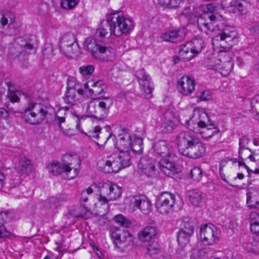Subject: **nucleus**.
Wrapping results in <instances>:
<instances>
[{
    "label": "nucleus",
    "instance_id": "1",
    "mask_svg": "<svg viewBox=\"0 0 259 259\" xmlns=\"http://www.w3.org/2000/svg\"><path fill=\"white\" fill-rule=\"evenodd\" d=\"M177 141L180 152L185 156L197 159L205 153V146L193 134L182 132L178 136Z\"/></svg>",
    "mask_w": 259,
    "mask_h": 259
},
{
    "label": "nucleus",
    "instance_id": "2",
    "mask_svg": "<svg viewBox=\"0 0 259 259\" xmlns=\"http://www.w3.org/2000/svg\"><path fill=\"white\" fill-rule=\"evenodd\" d=\"M85 194H90L95 192L99 196L98 201L102 205L108 204L109 201H114L120 197L122 194L121 188L111 182L103 184L92 185L87 189Z\"/></svg>",
    "mask_w": 259,
    "mask_h": 259
},
{
    "label": "nucleus",
    "instance_id": "3",
    "mask_svg": "<svg viewBox=\"0 0 259 259\" xmlns=\"http://www.w3.org/2000/svg\"><path fill=\"white\" fill-rule=\"evenodd\" d=\"M76 122V127L79 131L84 133L90 138L92 139L98 146H104L108 139L111 137L110 128L106 127L105 130L101 131V128L99 126H96L91 130H89L87 132H84L81 126L85 127L88 123H90L87 117H79L77 115H74Z\"/></svg>",
    "mask_w": 259,
    "mask_h": 259
},
{
    "label": "nucleus",
    "instance_id": "4",
    "mask_svg": "<svg viewBox=\"0 0 259 259\" xmlns=\"http://www.w3.org/2000/svg\"><path fill=\"white\" fill-rule=\"evenodd\" d=\"M104 166L103 170L105 173H116L121 169L131 164L130 151H119L103 160Z\"/></svg>",
    "mask_w": 259,
    "mask_h": 259
},
{
    "label": "nucleus",
    "instance_id": "5",
    "mask_svg": "<svg viewBox=\"0 0 259 259\" xmlns=\"http://www.w3.org/2000/svg\"><path fill=\"white\" fill-rule=\"evenodd\" d=\"M113 103V99L110 97L93 98L88 103L86 112L91 116L104 119L109 114Z\"/></svg>",
    "mask_w": 259,
    "mask_h": 259
},
{
    "label": "nucleus",
    "instance_id": "6",
    "mask_svg": "<svg viewBox=\"0 0 259 259\" xmlns=\"http://www.w3.org/2000/svg\"><path fill=\"white\" fill-rule=\"evenodd\" d=\"M83 46L91 53L92 57L97 60L109 61L114 57V50L112 48L97 43L92 37L87 38Z\"/></svg>",
    "mask_w": 259,
    "mask_h": 259
},
{
    "label": "nucleus",
    "instance_id": "7",
    "mask_svg": "<svg viewBox=\"0 0 259 259\" xmlns=\"http://www.w3.org/2000/svg\"><path fill=\"white\" fill-rule=\"evenodd\" d=\"M109 20L111 23L113 34L117 37L129 33L135 27L133 20L126 17L120 12L110 15Z\"/></svg>",
    "mask_w": 259,
    "mask_h": 259
},
{
    "label": "nucleus",
    "instance_id": "8",
    "mask_svg": "<svg viewBox=\"0 0 259 259\" xmlns=\"http://www.w3.org/2000/svg\"><path fill=\"white\" fill-rule=\"evenodd\" d=\"M48 114L47 108L42 104L29 102L24 110V117L26 123L38 125L42 122Z\"/></svg>",
    "mask_w": 259,
    "mask_h": 259
},
{
    "label": "nucleus",
    "instance_id": "9",
    "mask_svg": "<svg viewBox=\"0 0 259 259\" xmlns=\"http://www.w3.org/2000/svg\"><path fill=\"white\" fill-rule=\"evenodd\" d=\"M204 47V41L201 38H195L181 46L179 55L182 60L190 61L199 54Z\"/></svg>",
    "mask_w": 259,
    "mask_h": 259
},
{
    "label": "nucleus",
    "instance_id": "10",
    "mask_svg": "<svg viewBox=\"0 0 259 259\" xmlns=\"http://www.w3.org/2000/svg\"><path fill=\"white\" fill-rule=\"evenodd\" d=\"M33 49V46L22 37L16 38L8 47V56L11 59L19 58L21 56H27L29 51Z\"/></svg>",
    "mask_w": 259,
    "mask_h": 259
},
{
    "label": "nucleus",
    "instance_id": "11",
    "mask_svg": "<svg viewBox=\"0 0 259 259\" xmlns=\"http://www.w3.org/2000/svg\"><path fill=\"white\" fill-rule=\"evenodd\" d=\"M80 159L75 153H66L62 157V163L66 169V175L69 179L76 177L80 165Z\"/></svg>",
    "mask_w": 259,
    "mask_h": 259
},
{
    "label": "nucleus",
    "instance_id": "12",
    "mask_svg": "<svg viewBox=\"0 0 259 259\" xmlns=\"http://www.w3.org/2000/svg\"><path fill=\"white\" fill-rule=\"evenodd\" d=\"M210 122L208 114L205 109L198 107L194 109L192 116L186 122V123L189 130L193 132H198L199 127L207 125Z\"/></svg>",
    "mask_w": 259,
    "mask_h": 259
},
{
    "label": "nucleus",
    "instance_id": "13",
    "mask_svg": "<svg viewBox=\"0 0 259 259\" xmlns=\"http://www.w3.org/2000/svg\"><path fill=\"white\" fill-rule=\"evenodd\" d=\"M237 33L232 28L227 27L219 33L214 40L220 41V45L222 48L219 52H227L236 42Z\"/></svg>",
    "mask_w": 259,
    "mask_h": 259
},
{
    "label": "nucleus",
    "instance_id": "14",
    "mask_svg": "<svg viewBox=\"0 0 259 259\" xmlns=\"http://www.w3.org/2000/svg\"><path fill=\"white\" fill-rule=\"evenodd\" d=\"M175 204V195L170 192H163L157 199L156 207L160 213L166 214L173 211Z\"/></svg>",
    "mask_w": 259,
    "mask_h": 259
},
{
    "label": "nucleus",
    "instance_id": "15",
    "mask_svg": "<svg viewBox=\"0 0 259 259\" xmlns=\"http://www.w3.org/2000/svg\"><path fill=\"white\" fill-rule=\"evenodd\" d=\"M194 232L193 220L189 218L183 219L178 233L177 241L181 246H184L189 242L190 238Z\"/></svg>",
    "mask_w": 259,
    "mask_h": 259
},
{
    "label": "nucleus",
    "instance_id": "16",
    "mask_svg": "<svg viewBox=\"0 0 259 259\" xmlns=\"http://www.w3.org/2000/svg\"><path fill=\"white\" fill-rule=\"evenodd\" d=\"M220 232L212 224H204L201 226L200 237L201 241L206 245H213L219 240Z\"/></svg>",
    "mask_w": 259,
    "mask_h": 259
},
{
    "label": "nucleus",
    "instance_id": "17",
    "mask_svg": "<svg viewBox=\"0 0 259 259\" xmlns=\"http://www.w3.org/2000/svg\"><path fill=\"white\" fill-rule=\"evenodd\" d=\"M111 237L115 246L122 250L133 243V236L125 230L116 229L111 232Z\"/></svg>",
    "mask_w": 259,
    "mask_h": 259
},
{
    "label": "nucleus",
    "instance_id": "18",
    "mask_svg": "<svg viewBox=\"0 0 259 259\" xmlns=\"http://www.w3.org/2000/svg\"><path fill=\"white\" fill-rule=\"evenodd\" d=\"M136 76L142 91L144 93L146 98L152 97V93L154 90L153 83L151 78L144 69H140L136 72Z\"/></svg>",
    "mask_w": 259,
    "mask_h": 259
},
{
    "label": "nucleus",
    "instance_id": "19",
    "mask_svg": "<svg viewBox=\"0 0 259 259\" xmlns=\"http://www.w3.org/2000/svg\"><path fill=\"white\" fill-rule=\"evenodd\" d=\"M215 20L214 15L199 17L197 19L199 29L207 34L219 31L220 29Z\"/></svg>",
    "mask_w": 259,
    "mask_h": 259
},
{
    "label": "nucleus",
    "instance_id": "20",
    "mask_svg": "<svg viewBox=\"0 0 259 259\" xmlns=\"http://www.w3.org/2000/svg\"><path fill=\"white\" fill-rule=\"evenodd\" d=\"M177 157L175 154V157H167L162 158L159 162L160 170L166 176L171 177L179 171L176 165Z\"/></svg>",
    "mask_w": 259,
    "mask_h": 259
},
{
    "label": "nucleus",
    "instance_id": "21",
    "mask_svg": "<svg viewBox=\"0 0 259 259\" xmlns=\"http://www.w3.org/2000/svg\"><path fill=\"white\" fill-rule=\"evenodd\" d=\"M132 134L128 133L127 128H122L118 136L115 144L118 151H131Z\"/></svg>",
    "mask_w": 259,
    "mask_h": 259
},
{
    "label": "nucleus",
    "instance_id": "22",
    "mask_svg": "<svg viewBox=\"0 0 259 259\" xmlns=\"http://www.w3.org/2000/svg\"><path fill=\"white\" fill-rule=\"evenodd\" d=\"M195 81L189 76H182L177 82L179 92L184 96L190 95L195 91Z\"/></svg>",
    "mask_w": 259,
    "mask_h": 259
},
{
    "label": "nucleus",
    "instance_id": "23",
    "mask_svg": "<svg viewBox=\"0 0 259 259\" xmlns=\"http://www.w3.org/2000/svg\"><path fill=\"white\" fill-rule=\"evenodd\" d=\"M153 148L155 153L162 158L175 157V154L174 153L172 147L165 141H158L154 144Z\"/></svg>",
    "mask_w": 259,
    "mask_h": 259
},
{
    "label": "nucleus",
    "instance_id": "24",
    "mask_svg": "<svg viewBox=\"0 0 259 259\" xmlns=\"http://www.w3.org/2000/svg\"><path fill=\"white\" fill-rule=\"evenodd\" d=\"M83 85L85 89H88L89 86L94 88L89 89V93L90 96L94 94L98 96L96 98H101L105 97L106 87L103 81L98 80L94 82L92 80H89Z\"/></svg>",
    "mask_w": 259,
    "mask_h": 259
},
{
    "label": "nucleus",
    "instance_id": "25",
    "mask_svg": "<svg viewBox=\"0 0 259 259\" xmlns=\"http://www.w3.org/2000/svg\"><path fill=\"white\" fill-rule=\"evenodd\" d=\"M156 161L154 158L146 156L141 159L138 167L148 177H153L155 175Z\"/></svg>",
    "mask_w": 259,
    "mask_h": 259
},
{
    "label": "nucleus",
    "instance_id": "26",
    "mask_svg": "<svg viewBox=\"0 0 259 259\" xmlns=\"http://www.w3.org/2000/svg\"><path fill=\"white\" fill-rule=\"evenodd\" d=\"M131 203L135 208L139 209L143 213L147 214L150 211V201L145 196H138L133 198Z\"/></svg>",
    "mask_w": 259,
    "mask_h": 259
},
{
    "label": "nucleus",
    "instance_id": "27",
    "mask_svg": "<svg viewBox=\"0 0 259 259\" xmlns=\"http://www.w3.org/2000/svg\"><path fill=\"white\" fill-rule=\"evenodd\" d=\"M198 131L199 132L194 133L200 134L203 139H208L218 134L220 132V129L214 124L210 122L207 125L199 127Z\"/></svg>",
    "mask_w": 259,
    "mask_h": 259
},
{
    "label": "nucleus",
    "instance_id": "28",
    "mask_svg": "<svg viewBox=\"0 0 259 259\" xmlns=\"http://www.w3.org/2000/svg\"><path fill=\"white\" fill-rule=\"evenodd\" d=\"M157 234L155 227L148 226L138 233V238L142 242H148L154 239Z\"/></svg>",
    "mask_w": 259,
    "mask_h": 259
},
{
    "label": "nucleus",
    "instance_id": "29",
    "mask_svg": "<svg viewBox=\"0 0 259 259\" xmlns=\"http://www.w3.org/2000/svg\"><path fill=\"white\" fill-rule=\"evenodd\" d=\"M112 29L111 23L108 18V20H103L101 22L99 28L96 30L95 35L97 37L104 38L109 33L113 34Z\"/></svg>",
    "mask_w": 259,
    "mask_h": 259
},
{
    "label": "nucleus",
    "instance_id": "30",
    "mask_svg": "<svg viewBox=\"0 0 259 259\" xmlns=\"http://www.w3.org/2000/svg\"><path fill=\"white\" fill-rule=\"evenodd\" d=\"M163 121L165 124L172 128L180 122L179 115L172 110H168L163 114Z\"/></svg>",
    "mask_w": 259,
    "mask_h": 259
},
{
    "label": "nucleus",
    "instance_id": "31",
    "mask_svg": "<svg viewBox=\"0 0 259 259\" xmlns=\"http://www.w3.org/2000/svg\"><path fill=\"white\" fill-rule=\"evenodd\" d=\"M83 94L76 90H66L64 100L66 104L70 105H76L80 102V98Z\"/></svg>",
    "mask_w": 259,
    "mask_h": 259
},
{
    "label": "nucleus",
    "instance_id": "32",
    "mask_svg": "<svg viewBox=\"0 0 259 259\" xmlns=\"http://www.w3.org/2000/svg\"><path fill=\"white\" fill-rule=\"evenodd\" d=\"M8 18H10V25H12L14 28H18L20 27V23L18 19L16 17L14 13L11 12H7L2 14L0 22L2 26H5L8 24L7 21Z\"/></svg>",
    "mask_w": 259,
    "mask_h": 259
},
{
    "label": "nucleus",
    "instance_id": "33",
    "mask_svg": "<svg viewBox=\"0 0 259 259\" xmlns=\"http://www.w3.org/2000/svg\"><path fill=\"white\" fill-rule=\"evenodd\" d=\"M60 50L66 57L70 58H77L81 54L80 49L76 43L67 47L66 49H60Z\"/></svg>",
    "mask_w": 259,
    "mask_h": 259
},
{
    "label": "nucleus",
    "instance_id": "34",
    "mask_svg": "<svg viewBox=\"0 0 259 259\" xmlns=\"http://www.w3.org/2000/svg\"><path fill=\"white\" fill-rule=\"evenodd\" d=\"M189 200L195 206H200L203 202V193L197 190H192L189 192Z\"/></svg>",
    "mask_w": 259,
    "mask_h": 259
},
{
    "label": "nucleus",
    "instance_id": "35",
    "mask_svg": "<svg viewBox=\"0 0 259 259\" xmlns=\"http://www.w3.org/2000/svg\"><path fill=\"white\" fill-rule=\"evenodd\" d=\"M49 171L54 176H57L63 173L66 174V169L62 163L53 161L47 166Z\"/></svg>",
    "mask_w": 259,
    "mask_h": 259
},
{
    "label": "nucleus",
    "instance_id": "36",
    "mask_svg": "<svg viewBox=\"0 0 259 259\" xmlns=\"http://www.w3.org/2000/svg\"><path fill=\"white\" fill-rule=\"evenodd\" d=\"M203 11L205 13H210L214 14L220 15L224 10L221 4L211 3L203 6L202 8Z\"/></svg>",
    "mask_w": 259,
    "mask_h": 259
},
{
    "label": "nucleus",
    "instance_id": "37",
    "mask_svg": "<svg viewBox=\"0 0 259 259\" xmlns=\"http://www.w3.org/2000/svg\"><path fill=\"white\" fill-rule=\"evenodd\" d=\"M180 30L172 31L163 33L161 38L166 41L177 42L182 39V36L180 35Z\"/></svg>",
    "mask_w": 259,
    "mask_h": 259
},
{
    "label": "nucleus",
    "instance_id": "38",
    "mask_svg": "<svg viewBox=\"0 0 259 259\" xmlns=\"http://www.w3.org/2000/svg\"><path fill=\"white\" fill-rule=\"evenodd\" d=\"M251 4L246 0H237L234 8L240 15L246 14L250 8Z\"/></svg>",
    "mask_w": 259,
    "mask_h": 259
},
{
    "label": "nucleus",
    "instance_id": "39",
    "mask_svg": "<svg viewBox=\"0 0 259 259\" xmlns=\"http://www.w3.org/2000/svg\"><path fill=\"white\" fill-rule=\"evenodd\" d=\"M158 3L164 8L176 9L181 7L184 4V0H158Z\"/></svg>",
    "mask_w": 259,
    "mask_h": 259
},
{
    "label": "nucleus",
    "instance_id": "40",
    "mask_svg": "<svg viewBox=\"0 0 259 259\" xmlns=\"http://www.w3.org/2000/svg\"><path fill=\"white\" fill-rule=\"evenodd\" d=\"M247 203L250 208H255L259 205V193L257 191L247 193Z\"/></svg>",
    "mask_w": 259,
    "mask_h": 259
},
{
    "label": "nucleus",
    "instance_id": "41",
    "mask_svg": "<svg viewBox=\"0 0 259 259\" xmlns=\"http://www.w3.org/2000/svg\"><path fill=\"white\" fill-rule=\"evenodd\" d=\"M75 42L74 36L72 33L64 34L60 40V49H66L67 47L73 45Z\"/></svg>",
    "mask_w": 259,
    "mask_h": 259
},
{
    "label": "nucleus",
    "instance_id": "42",
    "mask_svg": "<svg viewBox=\"0 0 259 259\" xmlns=\"http://www.w3.org/2000/svg\"><path fill=\"white\" fill-rule=\"evenodd\" d=\"M131 150L135 153H140L142 151L143 140L135 134H132Z\"/></svg>",
    "mask_w": 259,
    "mask_h": 259
},
{
    "label": "nucleus",
    "instance_id": "43",
    "mask_svg": "<svg viewBox=\"0 0 259 259\" xmlns=\"http://www.w3.org/2000/svg\"><path fill=\"white\" fill-rule=\"evenodd\" d=\"M67 200V197L65 195L59 194L56 197H53L49 199L50 207L52 209L60 206Z\"/></svg>",
    "mask_w": 259,
    "mask_h": 259
},
{
    "label": "nucleus",
    "instance_id": "44",
    "mask_svg": "<svg viewBox=\"0 0 259 259\" xmlns=\"http://www.w3.org/2000/svg\"><path fill=\"white\" fill-rule=\"evenodd\" d=\"M18 169L23 174H26L32 169L31 161L26 158H21L19 162Z\"/></svg>",
    "mask_w": 259,
    "mask_h": 259
},
{
    "label": "nucleus",
    "instance_id": "45",
    "mask_svg": "<svg viewBox=\"0 0 259 259\" xmlns=\"http://www.w3.org/2000/svg\"><path fill=\"white\" fill-rule=\"evenodd\" d=\"M67 90H76L80 93H83L81 84L74 77L68 78L67 83Z\"/></svg>",
    "mask_w": 259,
    "mask_h": 259
},
{
    "label": "nucleus",
    "instance_id": "46",
    "mask_svg": "<svg viewBox=\"0 0 259 259\" xmlns=\"http://www.w3.org/2000/svg\"><path fill=\"white\" fill-rule=\"evenodd\" d=\"M248 139L245 137H243L242 138H240L239 140V157L242 159V160H246L247 156H246V155H244V152H248V149L245 148V146L248 144Z\"/></svg>",
    "mask_w": 259,
    "mask_h": 259
},
{
    "label": "nucleus",
    "instance_id": "47",
    "mask_svg": "<svg viewBox=\"0 0 259 259\" xmlns=\"http://www.w3.org/2000/svg\"><path fill=\"white\" fill-rule=\"evenodd\" d=\"M207 251L205 248H194L191 251L190 259H205Z\"/></svg>",
    "mask_w": 259,
    "mask_h": 259
},
{
    "label": "nucleus",
    "instance_id": "48",
    "mask_svg": "<svg viewBox=\"0 0 259 259\" xmlns=\"http://www.w3.org/2000/svg\"><path fill=\"white\" fill-rule=\"evenodd\" d=\"M233 68V63L229 59L224 62L219 69L222 75L227 76L231 72Z\"/></svg>",
    "mask_w": 259,
    "mask_h": 259
},
{
    "label": "nucleus",
    "instance_id": "49",
    "mask_svg": "<svg viewBox=\"0 0 259 259\" xmlns=\"http://www.w3.org/2000/svg\"><path fill=\"white\" fill-rule=\"evenodd\" d=\"M79 0H61V7L64 10H71L78 5Z\"/></svg>",
    "mask_w": 259,
    "mask_h": 259
},
{
    "label": "nucleus",
    "instance_id": "50",
    "mask_svg": "<svg viewBox=\"0 0 259 259\" xmlns=\"http://www.w3.org/2000/svg\"><path fill=\"white\" fill-rule=\"evenodd\" d=\"M114 220L116 223L123 227L128 228L131 225V221L121 214L115 215L114 217Z\"/></svg>",
    "mask_w": 259,
    "mask_h": 259
},
{
    "label": "nucleus",
    "instance_id": "51",
    "mask_svg": "<svg viewBox=\"0 0 259 259\" xmlns=\"http://www.w3.org/2000/svg\"><path fill=\"white\" fill-rule=\"evenodd\" d=\"M190 176L196 182H199L202 177L201 169L197 166L193 167L190 171Z\"/></svg>",
    "mask_w": 259,
    "mask_h": 259
},
{
    "label": "nucleus",
    "instance_id": "52",
    "mask_svg": "<svg viewBox=\"0 0 259 259\" xmlns=\"http://www.w3.org/2000/svg\"><path fill=\"white\" fill-rule=\"evenodd\" d=\"M147 253L152 257H154L160 252L156 243H152L149 245L146 248Z\"/></svg>",
    "mask_w": 259,
    "mask_h": 259
},
{
    "label": "nucleus",
    "instance_id": "53",
    "mask_svg": "<svg viewBox=\"0 0 259 259\" xmlns=\"http://www.w3.org/2000/svg\"><path fill=\"white\" fill-rule=\"evenodd\" d=\"M65 111L63 109H59L57 113L56 114L55 119V122L58 124L60 129L63 132H64L63 128L62 127L61 123L65 122V116H62V115L63 114H64V115H65Z\"/></svg>",
    "mask_w": 259,
    "mask_h": 259
},
{
    "label": "nucleus",
    "instance_id": "54",
    "mask_svg": "<svg viewBox=\"0 0 259 259\" xmlns=\"http://www.w3.org/2000/svg\"><path fill=\"white\" fill-rule=\"evenodd\" d=\"M95 70L94 66L92 65L86 66H81L79 68V72L83 75H87L92 74Z\"/></svg>",
    "mask_w": 259,
    "mask_h": 259
},
{
    "label": "nucleus",
    "instance_id": "55",
    "mask_svg": "<svg viewBox=\"0 0 259 259\" xmlns=\"http://www.w3.org/2000/svg\"><path fill=\"white\" fill-rule=\"evenodd\" d=\"M199 100L201 101H205L210 100L212 99V95L210 91H203L199 96Z\"/></svg>",
    "mask_w": 259,
    "mask_h": 259
},
{
    "label": "nucleus",
    "instance_id": "56",
    "mask_svg": "<svg viewBox=\"0 0 259 259\" xmlns=\"http://www.w3.org/2000/svg\"><path fill=\"white\" fill-rule=\"evenodd\" d=\"M12 235L11 233L4 225L0 226V239H6L10 237Z\"/></svg>",
    "mask_w": 259,
    "mask_h": 259
},
{
    "label": "nucleus",
    "instance_id": "57",
    "mask_svg": "<svg viewBox=\"0 0 259 259\" xmlns=\"http://www.w3.org/2000/svg\"><path fill=\"white\" fill-rule=\"evenodd\" d=\"M237 0H222L221 4L224 9L226 8H234Z\"/></svg>",
    "mask_w": 259,
    "mask_h": 259
},
{
    "label": "nucleus",
    "instance_id": "58",
    "mask_svg": "<svg viewBox=\"0 0 259 259\" xmlns=\"http://www.w3.org/2000/svg\"><path fill=\"white\" fill-rule=\"evenodd\" d=\"M18 92H10L8 93V97L12 102H17L19 100Z\"/></svg>",
    "mask_w": 259,
    "mask_h": 259
},
{
    "label": "nucleus",
    "instance_id": "59",
    "mask_svg": "<svg viewBox=\"0 0 259 259\" xmlns=\"http://www.w3.org/2000/svg\"><path fill=\"white\" fill-rule=\"evenodd\" d=\"M250 230L253 233H259V221H254L250 223Z\"/></svg>",
    "mask_w": 259,
    "mask_h": 259
},
{
    "label": "nucleus",
    "instance_id": "60",
    "mask_svg": "<svg viewBox=\"0 0 259 259\" xmlns=\"http://www.w3.org/2000/svg\"><path fill=\"white\" fill-rule=\"evenodd\" d=\"M247 159H249L250 161L255 163L256 165L259 167V153L258 154H254V155L247 156Z\"/></svg>",
    "mask_w": 259,
    "mask_h": 259
},
{
    "label": "nucleus",
    "instance_id": "61",
    "mask_svg": "<svg viewBox=\"0 0 259 259\" xmlns=\"http://www.w3.org/2000/svg\"><path fill=\"white\" fill-rule=\"evenodd\" d=\"M7 218V213L6 212H0V226L4 225Z\"/></svg>",
    "mask_w": 259,
    "mask_h": 259
},
{
    "label": "nucleus",
    "instance_id": "62",
    "mask_svg": "<svg viewBox=\"0 0 259 259\" xmlns=\"http://www.w3.org/2000/svg\"><path fill=\"white\" fill-rule=\"evenodd\" d=\"M243 247L247 252H251L253 250L252 245L250 243L245 242L243 244Z\"/></svg>",
    "mask_w": 259,
    "mask_h": 259
},
{
    "label": "nucleus",
    "instance_id": "63",
    "mask_svg": "<svg viewBox=\"0 0 259 259\" xmlns=\"http://www.w3.org/2000/svg\"><path fill=\"white\" fill-rule=\"evenodd\" d=\"M228 160L227 159H222L220 163L219 172L223 171V168L226 165Z\"/></svg>",
    "mask_w": 259,
    "mask_h": 259
},
{
    "label": "nucleus",
    "instance_id": "64",
    "mask_svg": "<svg viewBox=\"0 0 259 259\" xmlns=\"http://www.w3.org/2000/svg\"><path fill=\"white\" fill-rule=\"evenodd\" d=\"M250 218L252 220H256L257 221H259V214L255 212H252L250 214Z\"/></svg>",
    "mask_w": 259,
    "mask_h": 259
}]
</instances>
